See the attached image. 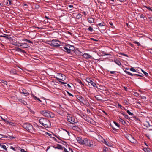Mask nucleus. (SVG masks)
Instances as JSON below:
<instances>
[{
  "label": "nucleus",
  "instance_id": "7ed1b4c3",
  "mask_svg": "<svg viewBox=\"0 0 152 152\" xmlns=\"http://www.w3.org/2000/svg\"><path fill=\"white\" fill-rule=\"evenodd\" d=\"M22 126L26 130L31 133L33 132L35 130L32 125L29 123H24L23 124Z\"/></svg>",
  "mask_w": 152,
  "mask_h": 152
},
{
  "label": "nucleus",
  "instance_id": "13d9d810",
  "mask_svg": "<svg viewBox=\"0 0 152 152\" xmlns=\"http://www.w3.org/2000/svg\"><path fill=\"white\" fill-rule=\"evenodd\" d=\"M13 45H15V46H18V47H20V45H18V44H16V43H15V44H13Z\"/></svg>",
  "mask_w": 152,
  "mask_h": 152
},
{
  "label": "nucleus",
  "instance_id": "423d86ee",
  "mask_svg": "<svg viewBox=\"0 0 152 152\" xmlns=\"http://www.w3.org/2000/svg\"><path fill=\"white\" fill-rule=\"evenodd\" d=\"M60 42L57 40L53 39L50 42L49 44L52 46L53 47H58L60 46Z\"/></svg>",
  "mask_w": 152,
  "mask_h": 152
},
{
  "label": "nucleus",
  "instance_id": "dca6fc26",
  "mask_svg": "<svg viewBox=\"0 0 152 152\" xmlns=\"http://www.w3.org/2000/svg\"><path fill=\"white\" fill-rule=\"evenodd\" d=\"M77 140L79 143L82 145L83 144L84 139H83L82 138L80 137H77Z\"/></svg>",
  "mask_w": 152,
  "mask_h": 152
},
{
  "label": "nucleus",
  "instance_id": "bf43d9fd",
  "mask_svg": "<svg viewBox=\"0 0 152 152\" xmlns=\"http://www.w3.org/2000/svg\"><path fill=\"white\" fill-rule=\"evenodd\" d=\"M27 42H28L29 43H33V42L32 41H30V40H27Z\"/></svg>",
  "mask_w": 152,
  "mask_h": 152
},
{
  "label": "nucleus",
  "instance_id": "473e14b6",
  "mask_svg": "<svg viewBox=\"0 0 152 152\" xmlns=\"http://www.w3.org/2000/svg\"><path fill=\"white\" fill-rule=\"evenodd\" d=\"M88 30L91 32H92L93 31V28L91 26H90L88 29Z\"/></svg>",
  "mask_w": 152,
  "mask_h": 152
},
{
  "label": "nucleus",
  "instance_id": "09e8293b",
  "mask_svg": "<svg viewBox=\"0 0 152 152\" xmlns=\"http://www.w3.org/2000/svg\"><path fill=\"white\" fill-rule=\"evenodd\" d=\"M148 51L152 54V48H150L148 49Z\"/></svg>",
  "mask_w": 152,
  "mask_h": 152
},
{
  "label": "nucleus",
  "instance_id": "2f4dec72",
  "mask_svg": "<svg viewBox=\"0 0 152 152\" xmlns=\"http://www.w3.org/2000/svg\"><path fill=\"white\" fill-rule=\"evenodd\" d=\"M124 117L126 119H129L130 118L129 116L125 114H124Z\"/></svg>",
  "mask_w": 152,
  "mask_h": 152
},
{
  "label": "nucleus",
  "instance_id": "864d4df0",
  "mask_svg": "<svg viewBox=\"0 0 152 152\" xmlns=\"http://www.w3.org/2000/svg\"><path fill=\"white\" fill-rule=\"evenodd\" d=\"M144 75L146 76H147L148 75V74L146 72H144L143 73Z\"/></svg>",
  "mask_w": 152,
  "mask_h": 152
},
{
  "label": "nucleus",
  "instance_id": "f257e3e1",
  "mask_svg": "<svg viewBox=\"0 0 152 152\" xmlns=\"http://www.w3.org/2000/svg\"><path fill=\"white\" fill-rule=\"evenodd\" d=\"M39 123L45 128H49L50 126V122L49 120L45 118H42L39 120Z\"/></svg>",
  "mask_w": 152,
  "mask_h": 152
},
{
  "label": "nucleus",
  "instance_id": "8fccbe9b",
  "mask_svg": "<svg viewBox=\"0 0 152 152\" xmlns=\"http://www.w3.org/2000/svg\"><path fill=\"white\" fill-rule=\"evenodd\" d=\"M119 121H120V122L122 123L123 124V121H124V120H123V119L121 118H119Z\"/></svg>",
  "mask_w": 152,
  "mask_h": 152
},
{
  "label": "nucleus",
  "instance_id": "3c124183",
  "mask_svg": "<svg viewBox=\"0 0 152 152\" xmlns=\"http://www.w3.org/2000/svg\"><path fill=\"white\" fill-rule=\"evenodd\" d=\"M114 124H115L117 126H118V127H119V125L118 124L115 122H114Z\"/></svg>",
  "mask_w": 152,
  "mask_h": 152
},
{
  "label": "nucleus",
  "instance_id": "4be33fe9",
  "mask_svg": "<svg viewBox=\"0 0 152 152\" xmlns=\"http://www.w3.org/2000/svg\"><path fill=\"white\" fill-rule=\"evenodd\" d=\"M90 84L94 87H96V84L92 81H91V82L90 83ZM96 87L97 88V87L96 86Z\"/></svg>",
  "mask_w": 152,
  "mask_h": 152
},
{
  "label": "nucleus",
  "instance_id": "49530a36",
  "mask_svg": "<svg viewBox=\"0 0 152 152\" xmlns=\"http://www.w3.org/2000/svg\"><path fill=\"white\" fill-rule=\"evenodd\" d=\"M63 149H64V152H69L64 147L63 148Z\"/></svg>",
  "mask_w": 152,
  "mask_h": 152
},
{
  "label": "nucleus",
  "instance_id": "0eeeda50",
  "mask_svg": "<svg viewBox=\"0 0 152 152\" xmlns=\"http://www.w3.org/2000/svg\"><path fill=\"white\" fill-rule=\"evenodd\" d=\"M125 137L127 139L131 142L136 143L137 142L136 140L130 134H127Z\"/></svg>",
  "mask_w": 152,
  "mask_h": 152
},
{
  "label": "nucleus",
  "instance_id": "774afa93",
  "mask_svg": "<svg viewBox=\"0 0 152 152\" xmlns=\"http://www.w3.org/2000/svg\"><path fill=\"white\" fill-rule=\"evenodd\" d=\"M116 72H115V71H110V73H111V74H115V73Z\"/></svg>",
  "mask_w": 152,
  "mask_h": 152
},
{
  "label": "nucleus",
  "instance_id": "6e6552de",
  "mask_svg": "<svg viewBox=\"0 0 152 152\" xmlns=\"http://www.w3.org/2000/svg\"><path fill=\"white\" fill-rule=\"evenodd\" d=\"M58 77H56V78L59 82H60V80L64 81L66 79V77L63 74L60 73L58 74Z\"/></svg>",
  "mask_w": 152,
  "mask_h": 152
},
{
  "label": "nucleus",
  "instance_id": "aec40b11",
  "mask_svg": "<svg viewBox=\"0 0 152 152\" xmlns=\"http://www.w3.org/2000/svg\"><path fill=\"white\" fill-rule=\"evenodd\" d=\"M114 62L117 65H120L121 64V63L119 61V60L117 59H114Z\"/></svg>",
  "mask_w": 152,
  "mask_h": 152
},
{
  "label": "nucleus",
  "instance_id": "5701e85b",
  "mask_svg": "<svg viewBox=\"0 0 152 152\" xmlns=\"http://www.w3.org/2000/svg\"><path fill=\"white\" fill-rule=\"evenodd\" d=\"M95 98L98 101H101V99L100 98V96L99 95H96L95 96Z\"/></svg>",
  "mask_w": 152,
  "mask_h": 152
},
{
  "label": "nucleus",
  "instance_id": "052dcab7",
  "mask_svg": "<svg viewBox=\"0 0 152 152\" xmlns=\"http://www.w3.org/2000/svg\"><path fill=\"white\" fill-rule=\"evenodd\" d=\"M1 118L3 121H4L6 123L7 121L6 119L3 118L1 117Z\"/></svg>",
  "mask_w": 152,
  "mask_h": 152
},
{
  "label": "nucleus",
  "instance_id": "b1692460",
  "mask_svg": "<svg viewBox=\"0 0 152 152\" xmlns=\"http://www.w3.org/2000/svg\"><path fill=\"white\" fill-rule=\"evenodd\" d=\"M10 72L12 73L13 74H15L16 73V71L15 69H12Z\"/></svg>",
  "mask_w": 152,
  "mask_h": 152
},
{
  "label": "nucleus",
  "instance_id": "a19ab883",
  "mask_svg": "<svg viewBox=\"0 0 152 152\" xmlns=\"http://www.w3.org/2000/svg\"><path fill=\"white\" fill-rule=\"evenodd\" d=\"M124 65L126 66H128V64L126 60L125 61L124 60Z\"/></svg>",
  "mask_w": 152,
  "mask_h": 152
},
{
  "label": "nucleus",
  "instance_id": "ddd939ff",
  "mask_svg": "<svg viewBox=\"0 0 152 152\" xmlns=\"http://www.w3.org/2000/svg\"><path fill=\"white\" fill-rule=\"evenodd\" d=\"M126 107H127V109H126L124 107V110H125L126 111L127 113L128 114L131 116H132L133 115V114L132 113L130 112L129 110V109L130 108V106H126Z\"/></svg>",
  "mask_w": 152,
  "mask_h": 152
},
{
  "label": "nucleus",
  "instance_id": "e2e57ef3",
  "mask_svg": "<svg viewBox=\"0 0 152 152\" xmlns=\"http://www.w3.org/2000/svg\"><path fill=\"white\" fill-rule=\"evenodd\" d=\"M141 98L142 99H145L146 98V97L144 96H141Z\"/></svg>",
  "mask_w": 152,
  "mask_h": 152
},
{
  "label": "nucleus",
  "instance_id": "69168bd1",
  "mask_svg": "<svg viewBox=\"0 0 152 152\" xmlns=\"http://www.w3.org/2000/svg\"><path fill=\"white\" fill-rule=\"evenodd\" d=\"M118 106L119 107H120L121 108V109H122V108H123V107L122 106H121V105L120 104H118Z\"/></svg>",
  "mask_w": 152,
  "mask_h": 152
},
{
  "label": "nucleus",
  "instance_id": "cd10ccee",
  "mask_svg": "<svg viewBox=\"0 0 152 152\" xmlns=\"http://www.w3.org/2000/svg\"><path fill=\"white\" fill-rule=\"evenodd\" d=\"M0 37H4L5 38L7 39H10V37L8 36H4L2 35V36H0Z\"/></svg>",
  "mask_w": 152,
  "mask_h": 152
},
{
  "label": "nucleus",
  "instance_id": "20e7f679",
  "mask_svg": "<svg viewBox=\"0 0 152 152\" xmlns=\"http://www.w3.org/2000/svg\"><path fill=\"white\" fill-rule=\"evenodd\" d=\"M83 145H84L86 146L89 147H91L93 146H96L95 144L93 141L88 140V139L86 138H84Z\"/></svg>",
  "mask_w": 152,
  "mask_h": 152
},
{
  "label": "nucleus",
  "instance_id": "a18cd8bd",
  "mask_svg": "<svg viewBox=\"0 0 152 152\" xmlns=\"http://www.w3.org/2000/svg\"><path fill=\"white\" fill-rule=\"evenodd\" d=\"M19 101L20 102H22L23 103V104H25V103L24 102H25V103H26L25 101H24L22 100V99H19Z\"/></svg>",
  "mask_w": 152,
  "mask_h": 152
},
{
  "label": "nucleus",
  "instance_id": "6e6d98bb",
  "mask_svg": "<svg viewBox=\"0 0 152 152\" xmlns=\"http://www.w3.org/2000/svg\"><path fill=\"white\" fill-rule=\"evenodd\" d=\"M91 40H92L94 41H98V40L95 39H94L93 38H91Z\"/></svg>",
  "mask_w": 152,
  "mask_h": 152
},
{
  "label": "nucleus",
  "instance_id": "338daca9",
  "mask_svg": "<svg viewBox=\"0 0 152 152\" xmlns=\"http://www.w3.org/2000/svg\"><path fill=\"white\" fill-rule=\"evenodd\" d=\"M68 7L70 8H72L73 7V6L72 5H68Z\"/></svg>",
  "mask_w": 152,
  "mask_h": 152
},
{
  "label": "nucleus",
  "instance_id": "1a4fd4ad",
  "mask_svg": "<svg viewBox=\"0 0 152 152\" xmlns=\"http://www.w3.org/2000/svg\"><path fill=\"white\" fill-rule=\"evenodd\" d=\"M63 131L62 133V136L63 137L64 139L67 137V136H70V133L67 130L65 129H63Z\"/></svg>",
  "mask_w": 152,
  "mask_h": 152
},
{
  "label": "nucleus",
  "instance_id": "c03bdc74",
  "mask_svg": "<svg viewBox=\"0 0 152 152\" xmlns=\"http://www.w3.org/2000/svg\"><path fill=\"white\" fill-rule=\"evenodd\" d=\"M22 93H23V94H25V96H26V95H28L29 94L27 92L25 93V92H24L23 91Z\"/></svg>",
  "mask_w": 152,
  "mask_h": 152
},
{
  "label": "nucleus",
  "instance_id": "412c9836",
  "mask_svg": "<svg viewBox=\"0 0 152 152\" xmlns=\"http://www.w3.org/2000/svg\"><path fill=\"white\" fill-rule=\"evenodd\" d=\"M0 146L3 148L4 149L7 151V149L6 148V146L3 144H0Z\"/></svg>",
  "mask_w": 152,
  "mask_h": 152
},
{
  "label": "nucleus",
  "instance_id": "9d476101",
  "mask_svg": "<svg viewBox=\"0 0 152 152\" xmlns=\"http://www.w3.org/2000/svg\"><path fill=\"white\" fill-rule=\"evenodd\" d=\"M67 119L69 122L72 124L75 123H77V122L76 121L75 118L73 117L68 116L67 117Z\"/></svg>",
  "mask_w": 152,
  "mask_h": 152
},
{
  "label": "nucleus",
  "instance_id": "4d7b16f0",
  "mask_svg": "<svg viewBox=\"0 0 152 152\" xmlns=\"http://www.w3.org/2000/svg\"><path fill=\"white\" fill-rule=\"evenodd\" d=\"M128 88L127 87H124V90H125L126 91H128Z\"/></svg>",
  "mask_w": 152,
  "mask_h": 152
},
{
  "label": "nucleus",
  "instance_id": "79ce46f5",
  "mask_svg": "<svg viewBox=\"0 0 152 152\" xmlns=\"http://www.w3.org/2000/svg\"><path fill=\"white\" fill-rule=\"evenodd\" d=\"M81 17V15L80 14H78L76 16V18L78 19L80 18Z\"/></svg>",
  "mask_w": 152,
  "mask_h": 152
},
{
  "label": "nucleus",
  "instance_id": "5fc2aeb1",
  "mask_svg": "<svg viewBox=\"0 0 152 152\" xmlns=\"http://www.w3.org/2000/svg\"><path fill=\"white\" fill-rule=\"evenodd\" d=\"M8 138H10V139H11V138L13 139V138H15V137H13L12 136H10V135H9L8 136Z\"/></svg>",
  "mask_w": 152,
  "mask_h": 152
},
{
  "label": "nucleus",
  "instance_id": "58836bf2",
  "mask_svg": "<svg viewBox=\"0 0 152 152\" xmlns=\"http://www.w3.org/2000/svg\"><path fill=\"white\" fill-rule=\"evenodd\" d=\"M22 50V49H21V48H17L16 49V51H18V52H21Z\"/></svg>",
  "mask_w": 152,
  "mask_h": 152
},
{
  "label": "nucleus",
  "instance_id": "72a5a7b5",
  "mask_svg": "<svg viewBox=\"0 0 152 152\" xmlns=\"http://www.w3.org/2000/svg\"><path fill=\"white\" fill-rule=\"evenodd\" d=\"M33 98H34V99L35 100H39V98L37 97H36L34 95L33 96Z\"/></svg>",
  "mask_w": 152,
  "mask_h": 152
},
{
  "label": "nucleus",
  "instance_id": "c756f323",
  "mask_svg": "<svg viewBox=\"0 0 152 152\" xmlns=\"http://www.w3.org/2000/svg\"><path fill=\"white\" fill-rule=\"evenodd\" d=\"M109 24L110 25V26H111L112 28H114V26H113V24L112 22H109Z\"/></svg>",
  "mask_w": 152,
  "mask_h": 152
},
{
  "label": "nucleus",
  "instance_id": "c9c22d12",
  "mask_svg": "<svg viewBox=\"0 0 152 152\" xmlns=\"http://www.w3.org/2000/svg\"><path fill=\"white\" fill-rule=\"evenodd\" d=\"M134 43L135 44H136L138 46H140V43L137 42L136 41H134Z\"/></svg>",
  "mask_w": 152,
  "mask_h": 152
},
{
  "label": "nucleus",
  "instance_id": "9b49d317",
  "mask_svg": "<svg viewBox=\"0 0 152 152\" xmlns=\"http://www.w3.org/2000/svg\"><path fill=\"white\" fill-rule=\"evenodd\" d=\"M71 127H72V128L75 131L78 132H80L81 131L80 129L75 124L72 125V126H71Z\"/></svg>",
  "mask_w": 152,
  "mask_h": 152
},
{
  "label": "nucleus",
  "instance_id": "a211bd4d",
  "mask_svg": "<svg viewBox=\"0 0 152 152\" xmlns=\"http://www.w3.org/2000/svg\"><path fill=\"white\" fill-rule=\"evenodd\" d=\"M144 151L145 152H152V151L148 148H144Z\"/></svg>",
  "mask_w": 152,
  "mask_h": 152
},
{
  "label": "nucleus",
  "instance_id": "6ab92c4d",
  "mask_svg": "<svg viewBox=\"0 0 152 152\" xmlns=\"http://www.w3.org/2000/svg\"><path fill=\"white\" fill-rule=\"evenodd\" d=\"M88 21L90 23H91L94 22V20L92 18H88Z\"/></svg>",
  "mask_w": 152,
  "mask_h": 152
},
{
  "label": "nucleus",
  "instance_id": "393cba45",
  "mask_svg": "<svg viewBox=\"0 0 152 152\" xmlns=\"http://www.w3.org/2000/svg\"><path fill=\"white\" fill-rule=\"evenodd\" d=\"M144 124L147 127H149L151 126L148 121H146Z\"/></svg>",
  "mask_w": 152,
  "mask_h": 152
},
{
  "label": "nucleus",
  "instance_id": "a878e982",
  "mask_svg": "<svg viewBox=\"0 0 152 152\" xmlns=\"http://www.w3.org/2000/svg\"><path fill=\"white\" fill-rule=\"evenodd\" d=\"M124 72L129 75L133 76V74H132L129 72H128L124 70Z\"/></svg>",
  "mask_w": 152,
  "mask_h": 152
},
{
  "label": "nucleus",
  "instance_id": "f8f14e48",
  "mask_svg": "<svg viewBox=\"0 0 152 152\" xmlns=\"http://www.w3.org/2000/svg\"><path fill=\"white\" fill-rule=\"evenodd\" d=\"M51 146H49V147L47 149H48L50 148ZM51 147H53L55 149H62L63 150V147H62L61 145L58 144L57 146L55 147V146H51Z\"/></svg>",
  "mask_w": 152,
  "mask_h": 152
},
{
  "label": "nucleus",
  "instance_id": "f3484780",
  "mask_svg": "<svg viewBox=\"0 0 152 152\" xmlns=\"http://www.w3.org/2000/svg\"><path fill=\"white\" fill-rule=\"evenodd\" d=\"M105 25V23L104 22H102L97 24V26L98 27L99 26L100 28H102L104 27Z\"/></svg>",
  "mask_w": 152,
  "mask_h": 152
},
{
  "label": "nucleus",
  "instance_id": "f03ea898",
  "mask_svg": "<svg viewBox=\"0 0 152 152\" xmlns=\"http://www.w3.org/2000/svg\"><path fill=\"white\" fill-rule=\"evenodd\" d=\"M40 113L44 116L48 118H53L55 116L53 113L46 110L41 111Z\"/></svg>",
  "mask_w": 152,
  "mask_h": 152
},
{
  "label": "nucleus",
  "instance_id": "bb28decb",
  "mask_svg": "<svg viewBox=\"0 0 152 152\" xmlns=\"http://www.w3.org/2000/svg\"><path fill=\"white\" fill-rule=\"evenodd\" d=\"M130 70L133 72H134L139 73L138 72H137L136 70L133 67H131V68H130Z\"/></svg>",
  "mask_w": 152,
  "mask_h": 152
},
{
  "label": "nucleus",
  "instance_id": "39448f33",
  "mask_svg": "<svg viewBox=\"0 0 152 152\" xmlns=\"http://www.w3.org/2000/svg\"><path fill=\"white\" fill-rule=\"evenodd\" d=\"M71 47L74 48V47L72 45H66V46L60 47V48H61L64 51L67 52L68 53H70L71 50Z\"/></svg>",
  "mask_w": 152,
  "mask_h": 152
},
{
  "label": "nucleus",
  "instance_id": "2eb2a0df",
  "mask_svg": "<svg viewBox=\"0 0 152 152\" xmlns=\"http://www.w3.org/2000/svg\"><path fill=\"white\" fill-rule=\"evenodd\" d=\"M29 46L26 43H22L20 45V47L23 48H27L29 47Z\"/></svg>",
  "mask_w": 152,
  "mask_h": 152
},
{
  "label": "nucleus",
  "instance_id": "c85d7f7f",
  "mask_svg": "<svg viewBox=\"0 0 152 152\" xmlns=\"http://www.w3.org/2000/svg\"><path fill=\"white\" fill-rule=\"evenodd\" d=\"M129 104V103L128 102V101L127 100H124V105H125V104L126 105H127Z\"/></svg>",
  "mask_w": 152,
  "mask_h": 152
},
{
  "label": "nucleus",
  "instance_id": "de8ad7c7",
  "mask_svg": "<svg viewBox=\"0 0 152 152\" xmlns=\"http://www.w3.org/2000/svg\"><path fill=\"white\" fill-rule=\"evenodd\" d=\"M134 95L136 96H139V94L137 92H134Z\"/></svg>",
  "mask_w": 152,
  "mask_h": 152
},
{
  "label": "nucleus",
  "instance_id": "0e129e2a",
  "mask_svg": "<svg viewBox=\"0 0 152 152\" xmlns=\"http://www.w3.org/2000/svg\"><path fill=\"white\" fill-rule=\"evenodd\" d=\"M47 135L50 136V137H51V135H52V134L49 133H47Z\"/></svg>",
  "mask_w": 152,
  "mask_h": 152
},
{
  "label": "nucleus",
  "instance_id": "680f3d73",
  "mask_svg": "<svg viewBox=\"0 0 152 152\" xmlns=\"http://www.w3.org/2000/svg\"><path fill=\"white\" fill-rule=\"evenodd\" d=\"M60 82L61 83V84H66V83H65L64 82H61V81H60V82Z\"/></svg>",
  "mask_w": 152,
  "mask_h": 152
},
{
  "label": "nucleus",
  "instance_id": "4c0bfd02",
  "mask_svg": "<svg viewBox=\"0 0 152 152\" xmlns=\"http://www.w3.org/2000/svg\"><path fill=\"white\" fill-rule=\"evenodd\" d=\"M133 76H134L142 77V76L141 75L137 74H133Z\"/></svg>",
  "mask_w": 152,
  "mask_h": 152
},
{
  "label": "nucleus",
  "instance_id": "7c9ffc66",
  "mask_svg": "<svg viewBox=\"0 0 152 152\" xmlns=\"http://www.w3.org/2000/svg\"><path fill=\"white\" fill-rule=\"evenodd\" d=\"M86 80L87 81L88 83V85H90V83L92 80H91V79H90L89 78H87Z\"/></svg>",
  "mask_w": 152,
  "mask_h": 152
},
{
  "label": "nucleus",
  "instance_id": "37998d69",
  "mask_svg": "<svg viewBox=\"0 0 152 152\" xmlns=\"http://www.w3.org/2000/svg\"><path fill=\"white\" fill-rule=\"evenodd\" d=\"M140 18H144L145 16L143 14H141L140 15Z\"/></svg>",
  "mask_w": 152,
  "mask_h": 152
},
{
  "label": "nucleus",
  "instance_id": "4468645a",
  "mask_svg": "<svg viewBox=\"0 0 152 152\" xmlns=\"http://www.w3.org/2000/svg\"><path fill=\"white\" fill-rule=\"evenodd\" d=\"M82 56L84 58L88 59L90 58L91 56L88 53H85L82 55Z\"/></svg>",
  "mask_w": 152,
  "mask_h": 152
},
{
  "label": "nucleus",
  "instance_id": "603ef678",
  "mask_svg": "<svg viewBox=\"0 0 152 152\" xmlns=\"http://www.w3.org/2000/svg\"><path fill=\"white\" fill-rule=\"evenodd\" d=\"M68 93V95L70 96H71L72 97L73 96V95L72 94H71V93H70L69 92H67Z\"/></svg>",
  "mask_w": 152,
  "mask_h": 152
},
{
  "label": "nucleus",
  "instance_id": "ea45409f",
  "mask_svg": "<svg viewBox=\"0 0 152 152\" xmlns=\"http://www.w3.org/2000/svg\"><path fill=\"white\" fill-rule=\"evenodd\" d=\"M145 7L148 10H150L152 12V9L150 8L149 7L145 6Z\"/></svg>",
  "mask_w": 152,
  "mask_h": 152
},
{
  "label": "nucleus",
  "instance_id": "e433bc0d",
  "mask_svg": "<svg viewBox=\"0 0 152 152\" xmlns=\"http://www.w3.org/2000/svg\"><path fill=\"white\" fill-rule=\"evenodd\" d=\"M103 142L104 143L105 145H107V146H109V145H108V143L107 142V141H106V140H104V141Z\"/></svg>",
  "mask_w": 152,
  "mask_h": 152
},
{
  "label": "nucleus",
  "instance_id": "f704fd0d",
  "mask_svg": "<svg viewBox=\"0 0 152 152\" xmlns=\"http://www.w3.org/2000/svg\"><path fill=\"white\" fill-rule=\"evenodd\" d=\"M6 123H8L11 125H13V124H14L12 122H9L7 121Z\"/></svg>",
  "mask_w": 152,
  "mask_h": 152
}]
</instances>
